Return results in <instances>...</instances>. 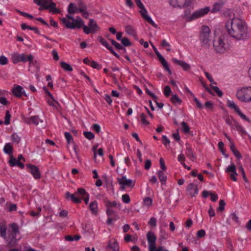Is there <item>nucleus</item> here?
Instances as JSON below:
<instances>
[{"label": "nucleus", "mask_w": 251, "mask_h": 251, "mask_svg": "<svg viewBox=\"0 0 251 251\" xmlns=\"http://www.w3.org/2000/svg\"><path fill=\"white\" fill-rule=\"evenodd\" d=\"M43 8L45 9H49L50 12L53 13H60V10L56 7V4L52 1H51L49 5L45 4L43 6Z\"/></svg>", "instance_id": "20"}, {"label": "nucleus", "mask_w": 251, "mask_h": 251, "mask_svg": "<svg viewBox=\"0 0 251 251\" xmlns=\"http://www.w3.org/2000/svg\"><path fill=\"white\" fill-rule=\"evenodd\" d=\"M239 171H241V174H242V176H243V178L244 179L245 181L248 182V179H247V178L246 177L245 171L244 170V168H243V166L241 165L239 166Z\"/></svg>", "instance_id": "53"}, {"label": "nucleus", "mask_w": 251, "mask_h": 251, "mask_svg": "<svg viewBox=\"0 0 251 251\" xmlns=\"http://www.w3.org/2000/svg\"><path fill=\"white\" fill-rule=\"evenodd\" d=\"M61 21L67 28L75 29V28H80L83 27L84 22L80 17H77L74 21L71 22L66 18H60Z\"/></svg>", "instance_id": "4"}, {"label": "nucleus", "mask_w": 251, "mask_h": 251, "mask_svg": "<svg viewBox=\"0 0 251 251\" xmlns=\"http://www.w3.org/2000/svg\"><path fill=\"white\" fill-rule=\"evenodd\" d=\"M122 201L125 203H128L130 201L129 196L128 194H124L122 197Z\"/></svg>", "instance_id": "49"}, {"label": "nucleus", "mask_w": 251, "mask_h": 251, "mask_svg": "<svg viewBox=\"0 0 251 251\" xmlns=\"http://www.w3.org/2000/svg\"><path fill=\"white\" fill-rule=\"evenodd\" d=\"M162 142L163 144L165 146H169L170 144V141L166 135L162 136Z\"/></svg>", "instance_id": "57"}, {"label": "nucleus", "mask_w": 251, "mask_h": 251, "mask_svg": "<svg viewBox=\"0 0 251 251\" xmlns=\"http://www.w3.org/2000/svg\"><path fill=\"white\" fill-rule=\"evenodd\" d=\"M151 160L150 159L146 160L145 163V169L147 170L150 169L151 167Z\"/></svg>", "instance_id": "61"}, {"label": "nucleus", "mask_w": 251, "mask_h": 251, "mask_svg": "<svg viewBox=\"0 0 251 251\" xmlns=\"http://www.w3.org/2000/svg\"><path fill=\"white\" fill-rule=\"evenodd\" d=\"M98 40L103 46L105 47L114 56L118 59H120V56L114 50L113 48L110 46L107 42L101 36H99Z\"/></svg>", "instance_id": "16"}, {"label": "nucleus", "mask_w": 251, "mask_h": 251, "mask_svg": "<svg viewBox=\"0 0 251 251\" xmlns=\"http://www.w3.org/2000/svg\"><path fill=\"white\" fill-rule=\"evenodd\" d=\"M60 66L65 71L71 72L73 71V68L71 66L65 62H61Z\"/></svg>", "instance_id": "34"}, {"label": "nucleus", "mask_w": 251, "mask_h": 251, "mask_svg": "<svg viewBox=\"0 0 251 251\" xmlns=\"http://www.w3.org/2000/svg\"><path fill=\"white\" fill-rule=\"evenodd\" d=\"M227 105L230 108L234 109L236 112L240 109L239 107L232 100H227Z\"/></svg>", "instance_id": "30"}, {"label": "nucleus", "mask_w": 251, "mask_h": 251, "mask_svg": "<svg viewBox=\"0 0 251 251\" xmlns=\"http://www.w3.org/2000/svg\"><path fill=\"white\" fill-rule=\"evenodd\" d=\"M236 97L241 101H251V87H243L238 89L236 93Z\"/></svg>", "instance_id": "5"}, {"label": "nucleus", "mask_w": 251, "mask_h": 251, "mask_svg": "<svg viewBox=\"0 0 251 251\" xmlns=\"http://www.w3.org/2000/svg\"><path fill=\"white\" fill-rule=\"evenodd\" d=\"M170 3L173 7H184L190 5L191 0H170Z\"/></svg>", "instance_id": "12"}, {"label": "nucleus", "mask_w": 251, "mask_h": 251, "mask_svg": "<svg viewBox=\"0 0 251 251\" xmlns=\"http://www.w3.org/2000/svg\"><path fill=\"white\" fill-rule=\"evenodd\" d=\"M226 37V35H222L213 40V47L217 53H224L227 50L228 45L225 42Z\"/></svg>", "instance_id": "3"}, {"label": "nucleus", "mask_w": 251, "mask_h": 251, "mask_svg": "<svg viewBox=\"0 0 251 251\" xmlns=\"http://www.w3.org/2000/svg\"><path fill=\"white\" fill-rule=\"evenodd\" d=\"M100 27L93 19H90L88 26L84 25L83 28V32L86 34H89L91 33H95L100 30Z\"/></svg>", "instance_id": "8"}, {"label": "nucleus", "mask_w": 251, "mask_h": 251, "mask_svg": "<svg viewBox=\"0 0 251 251\" xmlns=\"http://www.w3.org/2000/svg\"><path fill=\"white\" fill-rule=\"evenodd\" d=\"M11 140L16 143H19L21 141L20 137L16 133H14L11 135Z\"/></svg>", "instance_id": "47"}, {"label": "nucleus", "mask_w": 251, "mask_h": 251, "mask_svg": "<svg viewBox=\"0 0 251 251\" xmlns=\"http://www.w3.org/2000/svg\"><path fill=\"white\" fill-rule=\"evenodd\" d=\"M19 163V160L14 158L13 155L11 156L9 160V164L11 167L17 166Z\"/></svg>", "instance_id": "41"}, {"label": "nucleus", "mask_w": 251, "mask_h": 251, "mask_svg": "<svg viewBox=\"0 0 251 251\" xmlns=\"http://www.w3.org/2000/svg\"><path fill=\"white\" fill-rule=\"evenodd\" d=\"M12 92L13 95L17 98H21L25 91L23 88L20 85H14L12 89Z\"/></svg>", "instance_id": "19"}, {"label": "nucleus", "mask_w": 251, "mask_h": 251, "mask_svg": "<svg viewBox=\"0 0 251 251\" xmlns=\"http://www.w3.org/2000/svg\"><path fill=\"white\" fill-rule=\"evenodd\" d=\"M8 63L7 58L4 55L0 56V64L1 65H4L7 64Z\"/></svg>", "instance_id": "55"}, {"label": "nucleus", "mask_w": 251, "mask_h": 251, "mask_svg": "<svg viewBox=\"0 0 251 251\" xmlns=\"http://www.w3.org/2000/svg\"><path fill=\"white\" fill-rule=\"evenodd\" d=\"M148 224L152 227L156 226V219L154 217H151L148 222Z\"/></svg>", "instance_id": "56"}, {"label": "nucleus", "mask_w": 251, "mask_h": 251, "mask_svg": "<svg viewBox=\"0 0 251 251\" xmlns=\"http://www.w3.org/2000/svg\"><path fill=\"white\" fill-rule=\"evenodd\" d=\"M182 131L185 133H188L190 131V128L185 122L181 124Z\"/></svg>", "instance_id": "43"}, {"label": "nucleus", "mask_w": 251, "mask_h": 251, "mask_svg": "<svg viewBox=\"0 0 251 251\" xmlns=\"http://www.w3.org/2000/svg\"><path fill=\"white\" fill-rule=\"evenodd\" d=\"M210 30L208 26L203 25L201 27L200 34V40L203 46L209 47Z\"/></svg>", "instance_id": "6"}, {"label": "nucleus", "mask_w": 251, "mask_h": 251, "mask_svg": "<svg viewBox=\"0 0 251 251\" xmlns=\"http://www.w3.org/2000/svg\"><path fill=\"white\" fill-rule=\"evenodd\" d=\"M25 122L27 124H30L32 123L35 125H37L39 124V123H42L43 120H41L38 116H35L26 119Z\"/></svg>", "instance_id": "22"}, {"label": "nucleus", "mask_w": 251, "mask_h": 251, "mask_svg": "<svg viewBox=\"0 0 251 251\" xmlns=\"http://www.w3.org/2000/svg\"><path fill=\"white\" fill-rule=\"evenodd\" d=\"M140 117L141 121L143 124L146 126L150 124L149 122L146 120V116L144 113L141 114Z\"/></svg>", "instance_id": "50"}, {"label": "nucleus", "mask_w": 251, "mask_h": 251, "mask_svg": "<svg viewBox=\"0 0 251 251\" xmlns=\"http://www.w3.org/2000/svg\"><path fill=\"white\" fill-rule=\"evenodd\" d=\"M172 60L175 64L180 66L185 71H187L190 68V65L185 62L179 60L176 58H172Z\"/></svg>", "instance_id": "21"}, {"label": "nucleus", "mask_w": 251, "mask_h": 251, "mask_svg": "<svg viewBox=\"0 0 251 251\" xmlns=\"http://www.w3.org/2000/svg\"><path fill=\"white\" fill-rule=\"evenodd\" d=\"M87 194L85 190L81 188H78L77 191L75 192V195H77L80 199L85 197Z\"/></svg>", "instance_id": "33"}, {"label": "nucleus", "mask_w": 251, "mask_h": 251, "mask_svg": "<svg viewBox=\"0 0 251 251\" xmlns=\"http://www.w3.org/2000/svg\"><path fill=\"white\" fill-rule=\"evenodd\" d=\"M89 208L93 214H96L98 212V203L96 201H94L90 203Z\"/></svg>", "instance_id": "29"}, {"label": "nucleus", "mask_w": 251, "mask_h": 251, "mask_svg": "<svg viewBox=\"0 0 251 251\" xmlns=\"http://www.w3.org/2000/svg\"><path fill=\"white\" fill-rule=\"evenodd\" d=\"M33 56L31 54L26 56L25 54H20V62H26L29 61L30 64L32 62Z\"/></svg>", "instance_id": "24"}, {"label": "nucleus", "mask_w": 251, "mask_h": 251, "mask_svg": "<svg viewBox=\"0 0 251 251\" xmlns=\"http://www.w3.org/2000/svg\"><path fill=\"white\" fill-rule=\"evenodd\" d=\"M70 200H71L74 202L76 203H78L81 202L80 199L78 198L77 195H75V192L74 194H72Z\"/></svg>", "instance_id": "44"}, {"label": "nucleus", "mask_w": 251, "mask_h": 251, "mask_svg": "<svg viewBox=\"0 0 251 251\" xmlns=\"http://www.w3.org/2000/svg\"><path fill=\"white\" fill-rule=\"evenodd\" d=\"M227 34L234 39L245 40L249 37V29L245 21L239 18H233L225 25Z\"/></svg>", "instance_id": "1"}, {"label": "nucleus", "mask_w": 251, "mask_h": 251, "mask_svg": "<svg viewBox=\"0 0 251 251\" xmlns=\"http://www.w3.org/2000/svg\"><path fill=\"white\" fill-rule=\"evenodd\" d=\"M92 128L94 131H95L98 133H99L100 131V126L97 124H94L93 125Z\"/></svg>", "instance_id": "62"}, {"label": "nucleus", "mask_w": 251, "mask_h": 251, "mask_svg": "<svg viewBox=\"0 0 251 251\" xmlns=\"http://www.w3.org/2000/svg\"><path fill=\"white\" fill-rule=\"evenodd\" d=\"M84 136L89 140L93 139L95 137L94 134L90 131L84 132Z\"/></svg>", "instance_id": "48"}, {"label": "nucleus", "mask_w": 251, "mask_h": 251, "mask_svg": "<svg viewBox=\"0 0 251 251\" xmlns=\"http://www.w3.org/2000/svg\"><path fill=\"white\" fill-rule=\"evenodd\" d=\"M171 101L175 104H180L181 102L180 99L176 95H174L171 99Z\"/></svg>", "instance_id": "39"}, {"label": "nucleus", "mask_w": 251, "mask_h": 251, "mask_svg": "<svg viewBox=\"0 0 251 251\" xmlns=\"http://www.w3.org/2000/svg\"><path fill=\"white\" fill-rule=\"evenodd\" d=\"M172 91L169 86H166L164 89V93L165 96L168 97L170 95Z\"/></svg>", "instance_id": "58"}, {"label": "nucleus", "mask_w": 251, "mask_h": 251, "mask_svg": "<svg viewBox=\"0 0 251 251\" xmlns=\"http://www.w3.org/2000/svg\"><path fill=\"white\" fill-rule=\"evenodd\" d=\"M77 4L79 6L78 11L79 12H82L83 10H87V6L82 0H78Z\"/></svg>", "instance_id": "37"}, {"label": "nucleus", "mask_w": 251, "mask_h": 251, "mask_svg": "<svg viewBox=\"0 0 251 251\" xmlns=\"http://www.w3.org/2000/svg\"><path fill=\"white\" fill-rule=\"evenodd\" d=\"M226 205V203L225 201L223 200H221L219 201V206L217 209L218 211H223L225 208V206Z\"/></svg>", "instance_id": "54"}, {"label": "nucleus", "mask_w": 251, "mask_h": 251, "mask_svg": "<svg viewBox=\"0 0 251 251\" xmlns=\"http://www.w3.org/2000/svg\"><path fill=\"white\" fill-rule=\"evenodd\" d=\"M12 61L14 64L20 62V54L15 52L12 55Z\"/></svg>", "instance_id": "38"}, {"label": "nucleus", "mask_w": 251, "mask_h": 251, "mask_svg": "<svg viewBox=\"0 0 251 251\" xmlns=\"http://www.w3.org/2000/svg\"><path fill=\"white\" fill-rule=\"evenodd\" d=\"M52 55L54 60L57 61L59 59V56L57 51L55 50H52Z\"/></svg>", "instance_id": "63"}, {"label": "nucleus", "mask_w": 251, "mask_h": 251, "mask_svg": "<svg viewBox=\"0 0 251 251\" xmlns=\"http://www.w3.org/2000/svg\"><path fill=\"white\" fill-rule=\"evenodd\" d=\"M90 65L94 69H97L98 70H100L101 68V66L98 64L97 62L95 61H92Z\"/></svg>", "instance_id": "51"}, {"label": "nucleus", "mask_w": 251, "mask_h": 251, "mask_svg": "<svg viewBox=\"0 0 251 251\" xmlns=\"http://www.w3.org/2000/svg\"><path fill=\"white\" fill-rule=\"evenodd\" d=\"M210 81L211 82V85L212 87V88L213 89V90L215 91V92L217 93V95L219 97H222L223 96V92L220 90L219 88L216 86L212 85V84L213 83V79H209Z\"/></svg>", "instance_id": "36"}, {"label": "nucleus", "mask_w": 251, "mask_h": 251, "mask_svg": "<svg viewBox=\"0 0 251 251\" xmlns=\"http://www.w3.org/2000/svg\"><path fill=\"white\" fill-rule=\"evenodd\" d=\"M210 11V8L209 7H205L202 8H201L196 11H195L192 15L189 17V20L192 21L202 17L205 15L207 14Z\"/></svg>", "instance_id": "10"}, {"label": "nucleus", "mask_w": 251, "mask_h": 251, "mask_svg": "<svg viewBox=\"0 0 251 251\" xmlns=\"http://www.w3.org/2000/svg\"><path fill=\"white\" fill-rule=\"evenodd\" d=\"M104 203L106 207L107 208H111L117 206L119 209L121 208V204L120 203H118L116 201H111L108 200H105Z\"/></svg>", "instance_id": "26"}, {"label": "nucleus", "mask_w": 251, "mask_h": 251, "mask_svg": "<svg viewBox=\"0 0 251 251\" xmlns=\"http://www.w3.org/2000/svg\"><path fill=\"white\" fill-rule=\"evenodd\" d=\"M186 192L187 195L190 197H196L199 192L197 185L193 183H190L186 188Z\"/></svg>", "instance_id": "13"}, {"label": "nucleus", "mask_w": 251, "mask_h": 251, "mask_svg": "<svg viewBox=\"0 0 251 251\" xmlns=\"http://www.w3.org/2000/svg\"><path fill=\"white\" fill-rule=\"evenodd\" d=\"M205 235V231L203 229H201L197 232V236L201 238Z\"/></svg>", "instance_id": "64"}, {"label": "nucleus", "mask_w": 251, "mask_h": 251, "mask_svg": "<svg viewBox=\"0 0 251 251\" xmlns=\"http://www.w3.org/2000/svg\"><path fill=\"white\" fill-rule=\"evenodd\" d=\"M117 180L122 190H124L126 187L132 188L135 185L134 180L130 179H127L125 176L119 177Z\"/></svg>", "instance_id": "9"}, {"label": "nucleus", "mask_w": 251, "mask_h": 251, "mask_svg": "<svg viewBox=\"0 0 251 251\" xmlns=\"http://www.w3.org/2000/svg\"><path fill=\"white\" fill-rule=\"evenodd\" d=\"M26 167L29 169V172L32 174L33 177L35 179H38L41 177V174L39 168L34 165L31 164H27Z\"/></svg>", "instance_id": "15"}, {"label": "nucleus", "mask_w": 251, "mask_h": 251, "mask_svg": "<svg viewBox=\"0 0 251 251\" xmlns=\"http://www.w3.org/2000/svg\"><path fill=\"white\" fill-rule=\"evenodd\" d=\"M106 249L109 250V251H119V246L117 241L114 239L110 240L108 242Z\"/></svg>", "instance_id": "18"}, {"label": "nucleus", "mask_w": 251, "mask_h": 251, "mask_svg": "<svg viewBox=\"0 0 251 251\" xmlns=\"http://www.w3.org/2000/svg\"><path fill=\"white\" fill-rule=\"evenodd\" d=\"M223 5V3L221 2L215 3L212 8L211 12L212 13H216L219 11L222 7Z\"/></svg>", "instance_id": "35"}, {"label": "nucleus", "mask_w": 251, "mask_h": 251, "mask_svg": "<svg viewBox=\"0 0 251 251\" xmlns=\"http://www.w3.org/2000/svg\"><path fill=\"white\" fill-rule=\"evenodd\" d=\"M147 238L148 242L149 250H151L153 249L154 247L155 246V242L156 241V237L152 232H149L147 234Z\"/></svg>", "instance_id": "14"}, {"label": "nucleus", "mask_w": 251, "mask_h": 251, "mask_svg": "<svg viewBox=\"0 0 251 251\" xmlns=\"http://www.w3.org/2000/svg\"><path fill=\"white\" fill-rule=\"evenodd\" d=\"M9 229L6 235L7 226L4 223L0 224V236L4 239L10 247L15 246L17 242L16 239L17 235L20 233L18 225L16 223H12L9 226Z\"/></svg>", "instance_id": "2"}, {"label": "nucleus", "mask_w": 251, "mask_h": 251, "mask_svg": "<svg viewBox=\"0 0 251 251\" xmlns=\"http://www.w3.org/2000/svg\"><path fill=\"white\" fill-rule=\"evenodd\" d=\"M77 12H79L78 8L73 3H70L68 7V12L69 14H74Z\"/></svg>", "instance_id": "31"}, {"label": "nucleus", "mask_w": 251, "mask_h": 251, "mask_svg": "<svg viewBox=\"0 0 251 251\" xmlns=\"http://www.w3.org/2000/svg\"><path fill=\"white\" fill-rule=\"evenodd\" d=\"M185 153L188 157H189L191 160L194 161L196 157L194 154L193 151L190 146L188 145H186V149Z\"/></svg>", "instance_id": "23"}, {"label": "nucleus", "mask_w": 251, "mask_h": 251, "mask_svg": "<svg viewBox=\"0 0 251 251\" xmlns=\"http://www.w3.org/2000/svg\"><path fill=\"white\" fill-rule=\"evenodd\" d=\"M233 125V126H232V127L233 128H235V129H236L237 130H238V131H239L241 133H246V131L244 130V128L238 123H237L235 121H234Z\"/></svg>", "instance_id": "32"}, {"label": "nucleus", "mask_w": 251, "mask_h": 251, "mask_svg": "<svg viewBox=\"0 0 251 251\" xmlns=\"http://www.w3.org/2000/svg\"><path fill=\"white\" fill-rule=\"evenodd\" d=\"M226 172L230 173V176L233 181H237L236 176H237V174L236 173V167L234 164H232L230 166H228L226 168Z\"/></svg>", "instance_id": "17"}, {"label": "nucleus", "mask_w": 251, "mask_h": 251, "mask_svg": "<svg viewBox=\"0 0 251 251\" xmlns=\"http://www.w3.org/2000/svg\"><path fill=\"white\" fill-rule=\"evenodd\" d=\"M153 50L156 55L157 57H158V59L163 66L164 69L167 71L170 74L171 73V70L169 68V65L168 64L167 62L166 61L165 58L162 56V55L159 52V51L157 50L156 48L150 42Z\"/></svg>", "instance_id": "11"}, {"label": "nucleus", "mask_w": 251, "mask_h": 251, "mask_svg": "<svg viewBox=\"0 0 251 251\" xmlns=\"http://www.w3.org/2000/svg\"><path fill=\"white\" fill-rule=\"evenodd\" d=\"M11 118V115L8 110L6 111L5 116L4 118V124L8 125L10 124V120Z\"/></svg>", "instance_id": "45"}, {"label": "nucleus", "mask_w": 251, "mask_h": 251, "mask_svg": "<svg viewBox=\"0 0 251 251\" xmlns=\"http://www.w3.org/2000/svg\"><path fill=\"white\" fill-rule=\"evenodd\" d=\"M185 159V157L183 153H181L180 154H179L178 156L177 160L179 162H180V163L181 164L185 163H184Z\"/></svg>", "instance_id": "60"}, {"label": "nucleus", "mask_w": 251, "mask_h": 251, "mask_svg": "<svg viewBox=\"0 0 251 251\" xmlns=\"http://www.w3.org/2000/svg\"><path fill=\"white\" fill-rule=\"evenodd\" d=\"M204 107L206 109L212 110L213 108V104L211 101H207L205 103Z\"/></svg>", "instance_id": "59"}, {"label": "nucleus", "mask_w": 251, "mask_h": 251, "mask_svg": "<svg viewBox=\"0 0 251 251\" xmlns=\"http://www.w3.org/2000/svg\"><path fill=\"white\" fill-rule=\"evenodd\" d=\"M152 200L150 197H146L143 200L144 205L147 207H150L152 205Z\"/></svg>", "instance_id": "40"}, {"label": "nucleus", "mask_w": 251, "mask_h": 251, "mask_svg": "<svg viewBox=\"0 0 251 251\" xmlns=\"http://www.w3.org/2000/svg\"><path fill=\"white\" fill-rule=\"evenodd\" d=\"M13 146L11 143H6L4 148H3V151L5 153L9 155L12 156L13 154Z\"/></svg>", "instance_id": "25"}, {"label": "nucleus", "mask_w": 251, "mask_h": 251, "mask_svg": "<svg viewBox=\"0 0 251 251\" xmlns=\"http://www.w3.org/2000/svg\"><path fill=\"white\" fill-rule=\"evenodd\" d=\"M158 177L162 184H165L167 180V176L162 171L157 172Z\"/></svg>", "instance_id": "28"}, {"label": "nucleus", "mask_w": 251, "mask_h": 251, "mask_svg": "<svg viewBox=\"0 0 251 251\" xmlns=\"http://www.w3.org/2000/svg\"><path fill=\"white\" fill-rule=\"evenodd\" d=\"M239 116L243 120H245L249 123L250 122V120H249V118H248L245 115H244L241 111V110L240 109L238 111H237L236 112Z\"/></svg>", "instance_id": "52"}, {"label": "nucleus", "mask_w": 251, "mask_h": 251, "mask_svg": "<svg viewBox=\"0 0 251 251\" xmlns=\"http://www.w3.org/2000/svg\"><path fill=\"white\" fill-rule=\"evenodd\" d=\"M122 45L126 47H129L131 46V43L130 42L128 38L126 37H124L121 41Z\"/></svg>", "instance_id": "46"}, {"label": "nucleus", "mask_w": 251, "mask_h": 251, "mask_svg": "<svg viewBox=\"0 0 251 251\" xmlns=\"http://www.w3.org/2000/svg\"><path fill=\"white\" fill-rule=\"evenodd\" d=\"M126 32L129 35L133 37L136 36V32L134 28L130 25H127L125 26Z\"/></svg>", "instance_id": "27"}, {"label": "nucleus", "mask_w": 251, "mask_h": 251, "mask_svg": "<svg viewBox=\"0 0 251 251\" xmlns=\"http://www.w3.org/2000/svg\"><path fill=\"white\" fill-rule=\"evenodd\" d=\"M135 2L138 7L141 9L140 12L143 18L148 23L151 25L153 27H157V25L152 20L151 18L147 14V11L146 9L141 0H135Z\"/></svg>", "instance_id": "7"}, {"label": "nucleus", "mask_w": 251, "mask_h": 251, "mask_svg": "<svg viewBox=\"0 0 251 251\" xmlns=\"http://www.w3.org/2000/svg\"><path fill=\"white\" fill-rule=\"evenodd\" d=\"M65 137L67 140V143L68 144H70L73 143V138L71 134L68 132H66L64 133Z\"/></svg>", "instance_id": "42"}]
</instances>
